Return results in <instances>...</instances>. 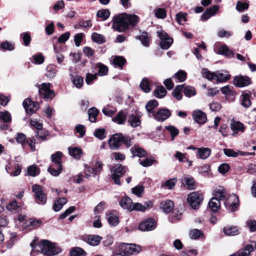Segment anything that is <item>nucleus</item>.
Masks as SVG:
<instances>
[{
    "mask_svg": "<svg viewBox=\"0 0 256 256\" xmlns=\"http://www.w3.org/2000/svg\"><path fill=\"white\" fill-rule=\"evenodd\" d=\"M141 250L140 246L135 244H121L113 252L112 256H132L138 254Z\"/></svg>",
    "mask_w": 256,
    "mask_h": 256,
    "instance_id": "nucleus-1",
    "label": "nucleus"
},
{
    "mask_svg": "<svg viewBox=\"0 0 256 256\" xmlns=\"http://www.w3.org/2000/svg\"><path fill=\"white\" fill-rule=\"evenodd\" d=\"M202 76L210 80H215L218 82H223L228 80L230 75L224 74L220 72H210L208 69L204 68L202 72Z\"/></svg>",
    "mask_w": 256,
    "mask_h": 256,
    "instance_id": "nucleus-2",
    "label": "nucleus"
},
{
    "mask_svg": "<svg viewBox=\"0 0 256 256\" xmlns=\"http://www.w3.org/2000/svg\"><path fill=\"white\" fill-rule=\"evenodd\" d=\"M128 171V168L122 164H117L112 168L110 169L111 178L115 184L118 186L121 185L120 178Z\"/></svg>",
    "mask_w": 256,
    "mask_h": 256,
    "instance_id": "nucleus-3",
    "label": "nucleus"
},
{
    "mask_svg": "<svg viewBox=\"0 0 256 256\" xmlns=\"http://www.w3.org/2000/svg\"><path fill=\"white\" fill-rule=\"evenodd\" d=\"M112 28L119 32H123L128 28L124 13L115 16L112 20Z\"/></svg>",
    "mask_w": 256,
    "mask_h": 256,
    "instance_id": "nucleus-4",
    "label": "nucleus"
},
{
    "mask_svg": "<svg viewBox=\"0 0 256 256\" xmlns=\"http://www.w3.org/2000/svg\"><path fill=\"white\" fill-rule=\"evenodd\" d=\"M240 201L238 196L232 194L230 195L224 202L226 210L231 212L237 211L239 208Z\"/></svg>",
    "mask_w": 256,
    "mask_h": 256,
    "instance_id": "nucleus-5",
    "label": "nucleus"
},
{
    "mask_svg": "<svg viewBox=\"0 0 256 256\" xmlns=\"http://www.w3.org/2000/svg\"><path fill=\"white\" fill-rule=\"evenodd\" d=\"M49 82L42 83L38 86V92L40 96L46 100H52L54 97V92L50 89Z\"/></svg>",
    "mask_w": 256,
    "mask_h": 256,
    "instance_id": "nucleus-6",
    "label": "nucleus"
},
{
    "mask_svg": "<svg viewBox=\"0 0 256 256\" xmlns=\"http://www.w3.org/2000/svg\"><path fill=\"white\" fill-rule=\"evenodd\" d=\"M203 200L202 194L197 192H193L188 194L187 200L190 206L195 210L199 208Z\"/></svg>",
    "mask_w": 256,
    "mask_h": 256,
    "instance_id": "nucleus-7",
    "label": "nucleus"
},
{
    "mask_svg": "<svg viewBox=\"0 0 256 256\" xmlns=\"http://www.w3.org/2000/svg\"><path fill=\"white\" fill-rule=\"evenodd\" d=\"M44 243V254L45 256H53L58 254L61 251L60 248L55 246V244L52 243L48 240H43Z\"/></svg>",
    "mask_w": 256,
    "mask_h": 256,
    "instance_id": "nucleus-8",
    "label": "nucleus"
},
{
    "mask_svg": "<svg viewBox=\"0 0 256 256\" xmlns=\"http://www.w3.org/2000/svg\"><path fill=\"white\" fill-rule=\"evenodd\" d=\"M32 192H34L36 202L39 204L44 205L46 202V196L44 193L42 188L38 184L32 186Z\"/></svg>",
    "mask_w": 256,
    "mask_h": 256,
    "instance_id": "nucleus-9",
    "label": "nucleus"
},
{
    "mask_svg": "<svg viewBox=\"0 0 256 256\" xmlns=\"http://www.w3.org/2000/svg\"><path fill=\"white\" fill-rule=\"evenodd\" d=\"M157 34L161 40L160 43L161 48L164 50L168 49L172 44V38H169L167 34L163 30L158 31Z\"/></svg>",
    "mask_w": 256,
    "mask_h": 256,
    "instance_id": "nucleus-10",
    "label": "nucleus"
},
{
    "mask_svg": "<svg viewBox=\"0 0 256 256\" xmlns=\"http://www.w3.org/2000/svg\"><path fill=\"white\" fill-rule=\"evenodd\" d=\"M230 128L232 131V135L236 136L238 133H243L245 132L246 126L243 123L233 118L230 121Z\"/></svg>",
    "mask_w": 256,
    "mask_h": 256,
    "instance_id": "nucleus-11",
    "label": "nucleus"
},
{
    "mask_svg": "<svg viewBox=\"0 0 256 256\" xmlns=\"http://www.w3.org/2000/svg\"><path fill=\"white\" fill-rule=\"evenodd\" d=\"M103 166L104 164L100 160H96L92 166H88L86 164H84L86 171L92 174L94 177L102 170Z\"/></svg>",
    "mask_w": 256,
    "mask_h": 256,
    "instance_id": "nucleus-12",
    "label": "nucleus"
},
{
    "mask_svg": "<svg viewBox=\"0 0 256 256\" xmlns=\"http://www.w3.org/2000/svg\"><path fill=\"white\" fill-rule=\"evenodd\" d=\"M124 140V136L121 134H114L108 140L110 148L112 150H118Z\"/></svg>",
    "mask_w": 256,
    "mask_h": 256,
    "instance_id": "nucleus-13",
    "label": "nucleus"
},
{
    "mask_svg": "<svg viewBox=\"0 0 256 256\" xmlns=\"http://www.w3.org/2000/svg\"><path fill=\"white\" fill-rule=\"evenodd\" d=\"M23 106L26 112L29 114L34 113L39 108V104L37 102H34L29 98H26L23 102Z\"/></svg>",
    "mask_w": 256,
    "mask_h": 256,
    "instance_id": "nucleus-14",
    "label": "nucleus"
},
{
    "mask_svg": "<svg viewBox=\"0 0 256 256\" xmlns=\"http://www.w3.org/2000/svg\"><path fill=\"white\" fill-rule=\"evenodd\" d=\"M171 116L170 111L167 108L159 109L152 116L154 119L159 122H163Z\"/></svg>",
    "mask_w": 256,
    "mask_h": 256,
    "instance_id": "nucleus-15",
    "label": "nucleus"
},
{
    "mask_svg": "<svg viewBox=\"0 0 256 256\" xmlns=\"http://www.w3.org/2000/svg\"><path fill=\"white\" fill-rule=\"evenodd\" d=\"M251 83V80L247 76H238L234 78V84L239 88H242L250 85Z\"/></svg>",
    "mask_w": 256,
    "mask_h": 256,
    "instance_id": "nucleus-16",
    "label": "nucleus"
},
{
    "mask_svg": "<svg viewBox=\"0 0 256 256\" xmlns=\"http://www.w3.org/2000/svg\"><path fill=\"white\" fill-rule=\"evenodd\" d=\"M156 227V222L152 218H148L142 222L138 226V228L142 231H150Z\"/></svg>",
    "mask_w": 256,
    "mask_h": 256,
    "instance_id": "nucleus-17",
    "label": "nucleus"
},
{
    "mask_svg": "<svg viewBox=\"0 0 256 256\" xmlns=\"http://www.w3.org/2000/svg\"><path fill=\"white\" fill-rule=\"evenodd\" d=\"M192 117L194 121L199 124H204L206 121V116L200 110H196L192 112Z\"/></svg>",
    "mask_w": 256,
    "mask_h": 256,
    "instance_id": "nucleus-18",
    "label": "nucleus"
},
{
    "mask_svg": "<svg viewBox=\"0 0 256 256\" xmlns=\"http://www.w3.org/2000/svg\"><path fill=\"white\" fill-rule=\"evenodd\" d=\"M83 240L90 246H96L100 243L102 237L98 235H88L84 236Z\"/></svg>",
    "mask_w": 256,
    "mask_h": 256,
    "instance_id": "nucleus-19",
    "label": "nucleus"
},
{
    "mask_svg": "<svg viewBox=\"0 0 256 256\" xmlns=\"http://www.w3.org/2000/svg\"><path fill=\"white\" fill-rule=\"evenodd\" d=\"M124 14L128 27L130 26H134L138 22L140 18L138 16L126 13H124Z\"/></svg>",
    "mask_w": 256,
    "mask_h": 256,
    "instance_id": "nucleus-20",
    "label": "nucleus"
},
{
    "mask_svg": "<svg viewBox=\"0 0 256 256\" xmlns=\"http://www.w3.org/2000/svg\"><path fill=\"white\" fill-rule=\"evenodd\" d=\"M126 112L122 110L112 118V120L118 124H123L126 122Z\"/></svg>",
    "mask_w": 256,
    "mask_h": 256,
    "instance_id": "nucleus-21",
    "label": "nucleus"
},
{
    "mask_svg": "<svg viewBox=\"0 0 256 256\" xmlns=\"http://www.w3.org/2000/svg\"><path fill=\"white\" fill-rule=\"evenodd\" d=\"M181 182L189 190H194L195 188L194 180L192 177L184 176L181 178Z\"/></svg>",
    "mask_w": 256,
    "mask_h": 256,
    "instance_id": "nucleus-22",
    "label": "nucleus"
},
{
    "mask_svg": "<svg viewBox=\"0 0 256 256\" xmlns=\"http://www.w3.org/2000/svg\"><path fill=\"white\" fill-rule=\"evenodd\" d=\"M130 152L132 154V157L138 156L142 158L146 156V152L138 146H132L130 149Z\"/></svg>",
    "mask_w": 256,
    "mask_h": 256,
    "instance_id": "nucleus-23",
    "label": "nucleus"
},
{
    "mask_svg": "<svg viewBox=\"0 0 256 256\" xmlns=\"http://www.w3.org/2000/svg\"><path fill=\"white\" fill-rule=\"evenodd\" d=\"M174 208V204L170 200H166L161 202L160 208L165 213L170 212Z\"/></svg>",
    "mask_w": 256,
    "mask_h": 256,
    "instance_id": "nucleus-24",
    "label": "nucleus"
},
{
    "mask_svg": "<svg viewBox=\"0 0 256 256\" xmlns=\"http://www.w3.org/2000/svg\"><path fill=\"white\" fill-rule=\"evenodd\" d=\"M140 118V116L132 114L129 116L128 122L132 127L136 128L141 124Z\"/></svg>",
    "mask_w": 256,
    "mask_h": 256,
    "instance_id": "nucleus-25",
    "label": "nucleus"
},
{
    "mask_svg": "<svg viewBox=\"0 0 256 256\" xmlns=\"http://www.w3.org/2000/svg\"><path fill=\"white\" fill-rule=\"evenodd\" d=\"M226 190L222 187L216 188L214 192L213 198H216L218 200H224L226 199Z\"/></svg>",
    "mask_w": 256,
    "mask_h": 256,
    "instance_id": "nucleus-26",
    "label": "nucleus"
},
{
    "mask_svg": "<svg viewBox=\"0 0 256 256\" xmlns=\"http://www.w3.org/2000/svg\"><path fill=\"white\" fill-rule=\"evenodd\" d=\"M211 154V150L208 148H198L197 157L199 158L205 160Z\"/></svg>",
    "mask_w": 256,
    "mask_h": 256,
    "instance_id": "nucleus-27",
    "label": "nucleus"
},
{
    "mask_svg": "<svg viewBox=\"0 0 256 256\" xmlns=\"http://www.w3.org/2000/svg\"><path fill=\"white\" fill-rule=\"evenodd\" d=\"M158 106V102L156 100L149 101L146 105V109L148 113V117H152L154 113L153 110Z\"/></svg>",
    "mask_w": 256,
    "mask_h": 256,
    "instance_id": "nucleus-28",
    "label": "nucleus"
},
{
    "mask_svg": "<svg viewBox=\"0 0 256 256\" xmlns=\"http://www.w3.org/2000/svg\"><path fill=\"white\" fill-rule=\"evenodd\" d=\"M132 200L126 196L122 199L120 204L124 208L127 210L129 212H132Z\"/></svg>",
    "mask_w": 256,
    "mask_h": 256,
    "instance_id": "nucleus-29",
    "label": "nucleus"
},
{
    "mask_svg": "<svg viewBox=\"0 0 256 256\" xmlns=\"http://www.w3.org/2000/svg\"><path fill=\"white\" fill-rule=\"evenodd\" d=\"M254 250V247L252 244H248L244 249L241 250L235 254L230 256H250V253Z\"/></svg>",
    "mask_w": 256,
    "mask_h": 256,
    "instance_id": "nucleus-30",
    "label": "nucleus"
},
{
    "mask_svg": "<svg viewBox=\"0 0 256 256\" xmlns=\"http://www.w3.org/2000/svg\"><path fill=\"white\" fill-rule=\"evenodd\" d=\"M68 152L70 156L76 160L80 159L82 154V149L78 147L68 148Z\"/></svg>",
    "mask_w": 256,
    "mask_h": 256,
    "instance_id": "nucleus-31",
    "label": "nucleus"
},
{
    "mask_svg": "<svg viewBox=\"0 0 256 256\" xmlns=\"http://www.w3.org/2000/svg\"><path fill=\"white\" fill-rule=\"evenodd\" d=\"M31 246L32 248V251L30 254L32 256H34V252H41L44 254V246L43 240H40L35 244H31Z\"/></svg>",
    "mask_w": 256,
    "mask_h": 256,
    "instance_id": "nucleus-32",
    "label": "nucleus"
},
{
    "mask_svg": "<svg viewBox=\"0 0 256 256\" xmlns=\"http://www.w3.org/2000/svg\"><path fill=\"white\" fill-rule=\"evenodd\" d=\"M67 202V200L65 198H62L57 200L54 204L52 208L55 212L60 211L64 204Z\"/></svg>",
    "mask_w": 256,
    "mask_h": 256,
    "instance_id": "nucleus-33",
    "label": "nucleus"
},
{
    "mask_svg": "<svg viewBox=\"0 0 256 256\" xmlns=\"http://www.w3.org/2000/svg\"><path fill=\"white\" fill-rule=\"evenodd\" d=\"M176 182V178H170L162 183L161 186L164 189L172 190L174 188Z\"/></svg>",
    "mask_w": 256,
    "mask_h": 256,
    "instance_id": "nucleus-34",
    "label": "nucleus"
},
{
    "mask_svg": "<svg viewBox=\"0 0 256 256\" xmlns=\"http://www.w3.org/2000/svg\"><path fill=\"white\" fill-rule=\"evenodd\" d=\"M220 206V202L216 198H212L208 202V206L213 212L217 211Z\"/></svg>",
    "mask_w": 256,
    "mask_h": 256,
    "instance_id": "nucleus-35",
    "label": "nucleus"
},
{
    "mask_svg": "<svg viewBox=\"0 0 256 256\" xmlns=\"http://www.w3.org/2000/svg\"><path fill=\"white\" fill-rule=\"evenodd\" d=\"M98 112V110L96 108H91L88 110V114L90 122H96Z\"/></svg>",
    "mask_w": 256,
    "mask_h": 256,
    "instance_id": "nucleus-36",
    "label": "nucleus"
},
{
    "mask_svg": "<svg viewBox=\"0 0 256 256\" xmlns=\"http://www.w3.org/2000/svg\"><path fill=\"white\" fill-rule=\"evenodd\" d=\"M218 54L229 58H231L234 56V53L226 45L222 46L218 48Z\"/></svg>",
    "mask_w": 256,
    "mask_h": 256,
    "instance_id": "nucleus-37",
    "label": "nucleus"
},
{
    "mask_svg": "<svg viewBox=\"0 0 256 256\" xmlns=\"http://www.w3.org/2000/svg\"><path fill=\"white\" fill-rule=\"evenodd\" d=\"M224 232L228 236H234L238 234V230L236 226H228L224 228Z\"/></svg>",
    "mask_w": 256,
    "mask_h": 256,
    "instance_id": "nucleus-38",
    "label": "nucleus"
},
{
    "mask_svg": "<svg viewBox=\"0 0 256 256\" xmlns=\"http://www.w3.org/2000/svg\"><path fill=\"white\" fill-rule=\"evenodd\" d=\"M186 77V73L184 70H180L176 73L172 78L175 80L176 82H182L185 80Z\"/></svg>",
    "mask_w": 256,
    "mask_h": 256,
    "instance_id": "nucleus-39",
    "label": "nucleus"
},
{
    "mask_svg": "<svg viewBox=\"0 0 256 256\" xmlns=\"http://www.w3.org/2000/svg\"><path fill=\"white\" fill-rule=\"evenodd\" d=\"M126 62V60L125 58H124L123 57L120 56H116L113 58L112 64L114 67L122 68Z\"/></svg>",
    "mask_w": 256,
    "mask_h": 256,
    "instance_id": "nucleus-40",
    "label": "nucleus"
},
{
    "mask_svg": "<svg viewBox=\"0 0 256 256\" xmlns=\"http://www.w3.org/2000/svg\"><path fill=\"white\" fill-rule=\"evenodd\" d=\"M71 76V80L72 84L78 88H80L83 84V78L82 76H74L72 74Z\"/></svg>",
    "mask_w": 256,
    "mask_h": 256,
    "instance_id": "nucleus-41",
    "label": "nucleus"
},
{
    "mask_svg": "<svg viewBox=\"0 0 256 256\" xmlns=\"http://www.w3.org/2000/svg\"><path fill=\"white\" fill-rule=\"evenodd\" d=\"M92 40L96 43L101 44L104 43L106 42L105 37L101 34L94 32L92 34Z\"/></svg>",
    "mask_w": 256,
    "mask_h": 256,
    "instance_id": "nucleus-42",
    "label": "nucleus"
},
{
    "mask_svg": "<svg viewBox=\"0 0 256 256\" xmlns=\"http://www.w3.org/2000/svg\"><path fill=\"white\" fill-rule=\"evenodd\" d=\"M250 96L248 94H242L240 96L241 104L244 108H248L251 105Z\"/></svg>",
    "mask_w": 256,
    "mask_h": 256,
    "instance_id": "nucleus-43",
    "label": "nucleus"
},
{
    "mask_svg": "<svg viewBox=\"0 0 256 256\" xmlns=\"http://www.w3.org/2000/svg\"><path fill=\"white\" fill-rule=\"evenodd\" d=\"M6 170L8 173L10 174L12 176H18L21 172V169L18 165L14 166V169H12L10 166H6Z\"/></svg>",
    "mask_w": 256,
    "mask_h": 256,
    "instance_id": "nucleus-44",
    "label": "nucleus"
},
{
    "mask_svg": "<svg viewBox=\"0 0 256 256\" xmlns=\"http://www.w3.org/2000/svg\"><path fill=\"white\" fill-rule=\"evenodd\" d=\"M62 154L60 152H57L56 154L51 156L52 161L57 164L58 166L62 165Z\"/></svg>",
    "mask_w": 256,
    "mask_h": 256,
    "instance_id": "nucleus-45",
    "label": "nucleus"
},
{
    "mask_svg": "<svg viewBox=\"0 0 256 256\" xmlns=\"http://www.w3.org/2000/svg\"><path fill=\"white\" fill-rule=\"evenodd\" d=\"M166 94V90L163 86H158L154 92V96L158 98H163Z\"/></svg>",
    "mask_w": 256,
    "mask_h": 256,
    "instance_id": "nucleus-46",
    "label": "nucleus"
},
{
    "mask_svg": "<svg viewBox=\"0 0 256 256\" xmlns=\"http://www.w3.org/2000/svg\"><path fill=\"white\" fill-rule=\"evenodd\" d=\"M11 115L8 111L0 112V120L4 122L8 123L11 122Z\"/></svg>",
    "mask_w": 256,
    "mask_h": 256,
    "instance_id": "nucleus-47",
    "label": "nucleus"
},
{
    "mask_svg": "<svg viewBox=\"0 0 256 256\" xmlns=\"http://www.w3.org/2000/svg\"><path fill=\"white\" fill-rule=\"evenodd\" d=\"M224 154L228 157H237L239 154L241 155H244V153L238 150V152H235L232 149L230 148H224Z\"/></svg>",
    "mask_w": 256,
    "mask_h": 256,
    "instance_id": "nucleus-48",
    "label": "nucleus"
},
{
    "mask_svg": "<svg viewBox=\"0 0 256 256\" xmlns=\"http://www.w3.org/2000/svg\"><path fill=\"white\" fill-rule=\"evenodd\" d=\"M27 172L29 176H35L40 172V170L36 164H33L28 168Z\"/></svg>",
    "mask_w": 256,
    "mask_h": 256,
    "instance_id": "nucleus-49",
    "label": "nucleus"
},
{
    "mask_svg": "<svg viewBox=\"0 0 256 256\" xmlns=\"http://www.w3.org/2000/svg\"><path fill=\"white\" fill-rule=\"evenodd\" d=\"M96 16L98 17L102 18V20H105L109 18L110 12L108 10L102 9L98 11Z\"/></svg>",
    "mask_w": 256,
    "mask_h": 256,
    "instance_id": "nucleus-50",
    "label": "nucleus"
},
{
    "mask_svg": "<svg viewBox=\"0 0 256 256\" xmlns=\"http://www.w3.org/2000/svg\"><path fill=\"white\" fill-rule=\"evenodd\" d=\"M0 49L12 51L14 49V45L10 42L4 41L0 44Z\"/></svg>",
    "mask_w": 256,
    "mask_h": 256,
    "instance_id": "nucleus-51",
    "label": "nucleus"
},
{
    "mask_svg": "<svg viewBox=\"0 0 256 256\" xmlns=\"http://www.w3.org/2000/svg\"><path fill=\"white\" fill-rule=\"evenodd\" d=\"M187 14L180 12L176 14V20L179 24H183L186 20Z\"/></svg>",
    "mask_w": 256,
    "mask_h": 256,
    "instance_id": "nucleus-52",
    "label": "nucleus"
},
{
    "mask_svg": "<svg viewBox=\"0 0 256 256\" xmlns=\"http://www.w3.org/2000/svg\"><path fill=\"white\" fill-rule=\"evenodd\" d=\"M140 87L146 93L150 92V83L148 80L146 78L142 80L140 84Z\"/></svg>",
    "mask_w": 256,
    "mask_h": 256,
    "instance_id": "nucleus-53",
    "label": "nucleus"
},
{
    "mask_svg": "<svg viewBox=\"0 0 256 256\" xmlns=\"http://www.w3.org/2000/svg\"><path fill=\"white\" fill-rule=\"evenodd\" d=\"M136 38L139 39L141 41L144 46L147 47L149 46V38L146 32H144L140 36H138Z\"/></svg>",
    "mask_w": 256,
    "mask_h": 256,
    "instance_id": "nucleus-54",
    "label": "nucleus"
},
{
    "mask_svg": "<svg viewBox=\"0 0 256 256\" xmlns=\"http://www.w3.org/2000/svg\"><path fill=\"white\" fill-rule=\"evenodd\" d=\"M155 16L158 18H164L166 16V10L164 8H158L154 10Z\"/></svg>",
    "mask_w": 256,
    "mask_h": 256,
    "instance_id": "nucleus-55",
    "label": "nucleus"
},
{
    "mask_svg": "<svg viewBox=\"0 0 256 256\" xmlns=\"http://www.w3.org/2000/svg\"><path fill=\"white\" fill-rule=\"evenodd\" d=\"M62 170V165H59V166H57V168H53L52 166H50L48 170V172L54 176H58L61 172Z\"/></svg>",
    "mask_w": 256,
    "mask_h": 256,
    "instance_id": "nucleus-56",
    "label": "nucleus"
},
{
    "mask_svg": "<svg viewBox=\"0 0 256 256\" xmlns=\"http://www.w3.org/2000/svg\"><path fill=\"white\" fill-rule=\"evenodd\" d=\"M184 92L188 97H191L196 94L195 88L191 86H186L184 88Z\"/></svg>",
    "mask_w": 256,
    "mask_h": 256,
    "instance_id": "nucleus-57",
    "label": "nucleus"
},
{
    "mask_svg": "<svg viewBox=\"0 0 256 256\" xmlns=\"http://www.w3.org/2000/svg\"><path fill=\"white\" fill-rule=\"evenodd\" d=\"M96 68H98V74L100 76H104L108 73V68L104 64L101 63H98L96 64Z\"/></svg>",
    "mask_w": 256,
    "mask_h": 256,
    "instance_id": "nucleus-58",
    "label": "nucleus"
},
{
    "mask_svg": "<svg viewBox=\"0 0 256 256\" xmlns=\"http://www.w3.org/2000/svg\"><path fill=\"white\" fill-rule=\"evenodd\" d=\"M166 128L170 132L172 140H173L179 133L178 129L173 126H167Z\"/></svg>",
    "mask_w": 256,
    "mask_h": 256,
    "instance_id": "nucleus-59",
    "label": "nucleus"
},
{
    "mask_svg": "<svg viewBox=\"0 0 256 256\" xmlns=\"http://www.w3.org/2000/svg\"><path fill=\"white\" fill-rule=\"evenodd\" d=\"M203 235L202 232L198 229L191 230L189 233V236L192 239H196Z\"/></svg>",
    "mask_w": 256,
    "mask_h": 256,
    "instance_id": "nucleus-60",
    "label": "nucleus"
},
{
    "mask_svg": "<svg viewBox=\"0 0 256 256\" xmlns=\"http://www.w3.org/2000/svg\"><path fill=\"white\" fill-rule=\"evenodd\" d=\"M155 158H146L144 160L140 162V164L144 167H148L151 166L156 162Z\"/></svg>",
    "mask_w": 256,
    "mask_h": 256,
    "instance_id": "nucleus-61",
    "label": "nucleus"
},
{
    "mask_svg": "<svg viewBox=\"0 0 256 256\" xmlns=\"http://www.w3.org/2000/svg\"><path fill=\"white\" fill-rule=\"evenodd\" d=\"M183 85L178 86L173 91V96L177 100H180L182 97V95L180 92L182 90Z\"/></svg>",
    "mask_w": 256,
    "mask_h": 256,
    "instance_id": "nucleus-62",
    "label": "nucleus"
},
{
    "mask_svg": "<svg viewBox=\"0 0 256 256\" xmlns=\"http://www.w3.org/2000/svg\"><path fill=\"white\" fill-rule=\"evenodd\" d=\"M144 190V187L142 186L138 185L132 189V192L138 197L142 196Z\"/></svg>",
    "mask_w": 256,
    "mask_h": 256,
    "instance_id": "nucleus-63",
    "label": "nucleus"
},
{
    "mask_svg": "<svg viewBox=\"0 0 256 256\" xmlns=\"http://www.w3.org/2000/svg\"><path fill=\"white\" fill-rule=\"evenodd\" d=\"M85 252L80 248L76 247L70 251L71 256H81L85 255Z\"/></svg>",
    "mask_w": 256,
    "mask_h": 256,
    "instance_id": "nucleus-64",
    "label": "nucleus"
}]
</instances>
